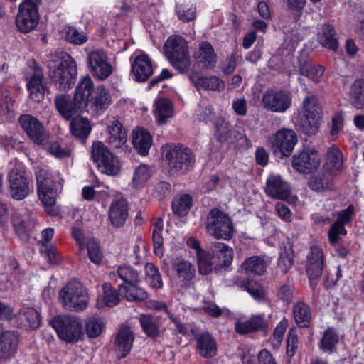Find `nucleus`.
I'll use <instances>...</instances> for the list:
<instances>
[{
	"mask_svg": "<svg viewBox=\"0 0 364 364\" xmlns=\"http://www.w3.org/2000/svg\"><path fill=\"white\" fill-rule=\"evenodd\" d=\"M8 175L9 193L14 199L21 200L30 193V183L26 176L23 164L16 160L11 161Z\"/></svg>",
	"mask_w": 364,
	"mask_h": 364,
	"instance_id": "nucleus-12",
	"label": "nucleus"
},
{
	"mask_svg": "<svg viewBox=\"0 0 364 364\" xmlns=\"http://www.w3.org/2000/svg\"><path fill=\"white\" fill-rule=\"evenodd\" d=\"M350 100L352 105L357 109L364 107V80H356L350 86Z\"/></svg>",
	"mask_w": 364,
	"mask_h": 364,
	"instance_id": "nucleus-41",
	"label": "nucleus"
},
{
	"mask_svg": "<svg viewBox=\"0 0 364 364\" xmlns=\"http://www.w3.org/2000/svg\"><path fill=\"white\" fill-rule=\"evenodd\" d=\"M213 108L210 105H200L196 112V117L199 121H206L210 118Z\"/></svg>",
	"mask_w": 364,
	"mask_h": 364,
	"instance_id": "nucleus-64",
	"label": "nucleus"
},
{
	"mask_svg": "<svg viewBox=\"0 0 364 364\" xmlns=\"http://www.w3.org/2000/svg\"><path fill=\"white\" fill-rule=\"evenodd\" d=\"M267 266V264L263 258L258 256H253L246 259L243 262L242 268L246 272L261 275L265 272Z\"/></svg>",
	"mask_w": 364,
	"mask_h": 364,
	"instance_id": "nucleus-45",
	"label": "nucleus"
},
{
	"mask_svg": "<svg viewBox=\"0 0 364 364\" xmlns=\"http://www.w3.org/2000/svg\"><path fill=\"white\" fill-rule=\"evenodd\" d=\"M92 158L98 170L108 176H117L121 170V163L101 141H95L92 146Z\"/></svg>",
	"mask_w": 364,
	"mask_h": 364,
	"instance_id": "nucleus-11",
	"label": "nucleus"
},
{
	"mask_svg": "<svg viewBox=\"0 0 364 364\" xmlns=\"http://www.w3.org/2000/svg\"><path fill=\"white\" fill-rule=\"evenodd\" d=\"M146 282L154 289H160L163 287L161 274L156 266L152 263H147L145 267Z\"/></svg>",
	"mask_w": 364,
	"mask_h": 364,
	"instance_id": "nucleus-52",
	"label": "nucleus"
},
{
	"mask_svg": "<svg viewBox=\"0 0 364 364\" xmlns=\"http://www.w3.org/2000/svg\"><path fill=\"white\" fill-rule=\"evenodd\" d=\"M190 80L197 90L204 89L213 91H222L225 89V82L216 76L199 77L190 76Z\"/></svg>",
	"mask_w": 364,
	"mask_h": 364,
	"instance_id": "nucleus-34",
	"label": "nucleus"
},
{
	"mask_svg": "<svg viewBox=\"0 0 364 364\" xmlns=\"http://www.w3.org/2000/svg\"><path fill=\"white\" fill-rule=\"evenodd\" d=\"M14 104V100L10 97L9 90L0 86V114L12 111Z\"/></svg>",
	"mask_w": 364,
	"mask_h": 364,
	"instance_id": "nucleus-55",
	"label": "nucleus"
},
{
	"mask_svg": "<svg viewBox=\"0 0 364 364\" xmlns=\"http://www.w3.org/2000/svg\"><path fill=\"white\" fill-rule=\"evenodd\" d=\"M26 77L31 98L35 102H40L44 96L43 73L36 61H28L26 70Z\"/></svg>",
	"mask_w": 364,
	"mask_h": 364,
	"instance_id": "nucleus-17",
	"label": "nucleus"
},
{
	"mask_svg": "<svg viewBox=\"0 0 364 364\" xmlns=\"http://www.w3.org/2000/svg\"><path fill=\"white\" fill-rule=\"evenodd\" d=\"M80 83L86 84L88 87V94L85 97V111L92 114H99L105 111L111 103V96L107 89L104 86L94 88V82L88 75L80 78Z\"/></svg>",
	"mask_w": 364,
	"mask_h": 364,
	"instance_id": "nucleus-9",
	"label": "nucleus"
},
{
	"mask_svg": "<svg viewBox=\"0 0 364 364\" xmlns=\"http://www.w3.org/2000/svg\"><path fill=\"white\" fill-rule=\"evenodd\" d=\"M59 298L63 306L70 311L85 310L89 304V296L85 287L80 282L72 281L61 289Z\"/></svg>",
	"mask_w": 364,
	"mask_h": 364,
	"instance_id": "nucleus-7",
	"label": "nucleus"
},
{
	"mask_svg": "<svg viewBox=\"0 0 364 364\" xmlns=\"http://www.w3.org/2000/svg\"><path fill=\"white\" fill-rule=\"evenodd\" d=\"M291 105V95L288 92L282 90H267L264 93L262 99V107L273 112H285Z\"/></svg>",
	"mask_w": 364,
	"mask_h": 364,
	"instance_id": "nucleus-15",
	"label": "nucleus"
},
{
	"mask_svg": "<svg viewBox=\"0 0 364 364\" xmlns=\"http://www.w3.org/2000/svg\"><path fill=\"white\" fill-rule=\"evenodd\" d=\"M132 61V73L137 82H145L153 74L152 63L145 53H135L130 58Z\"/></svg>",
	"mask_w": 364,
	"mask_h": 364,
	"instance_id": "nucleus-21",
	"label": "nucleus"
},
{
	"mask_svg": "<svg viewBox=\"0 0 364 364\" xmlns=\"http://www.w3.org/2000/svg\"><path fill=\"white\" fill-rule=\"evenodd\" d=\"M153 113L158 124L163 125L173 117L174 109L171 102L166 98H159L154 103Z\"/></svg>",
	"mask_w": 364,
	"mask_h": 364,
	"instance_id": "nucleus-28",
	"label": "nucleus"
},
{
	"mask_svg": "<svg viewBox=\"0 0 364 364\" xmlns=\"http://www.w3.org/2000/svg\"><path fill=\"white\" fill-rule=\"evenodd\" d=\"M12 223L19 237L24 239L27 237L28 232L33 228L35 221L28 212H16L12 217Z\"/></svg>",
	"mask_w": 364,
	"mask_h": 364,
	"instance_id": "nucleus-29",
	"label": "nucleus"
},
{
	"mask_svg": "<svg viewBox=\"0 0 364 364\" xmlns=\"http://www.w3.org/2000/svg\"><path fill=\"white\" fill-rule=\"evenodd\" d=\"M87 62L90 73L100 80L108 78L113 72L107 53L102 49H94L88 52Z\"/></svg>",
	"mask_w": 364,
	"mask_h": 364,
	"instance_id": "nucleus-14",
	"label": "nucleus"
},
{
	"mask_svg": "<svg viewBox=\"0 0 364 364\" xmlns=\"http://www.w3.org/2000/svg\"><path fill=\"white\" fill-rule=\"evenodd\" d=\"M267 328V321L264 314H256L246 320H238L235 322V329L239 334H247Z\"/></svg>",
	"mask_w": 364,
	"mask_h": 364,
	"instance_id": "nucleus-25",
	"label": "nucleus"
},
{
	"mask_svg": "<svg viewBox=\"0 0 364 364\" xmlns=\"http://www.w3.org/2000/svg\"><path fill=\"white\" fill-rule=\"evenodd\" d=\"M21 325L26 328H36L40 325L41 316L33 308H23L18 314Z\"/></svg>",
	"mask_w": 364,
	"mask_h": 364,
	"instance_id": "nucleus-37",
	"label": "nucleus"
},
{
	"mask_svg": "<svg viewBox=\"0 0 364 364\" xmlns=\"http://www.w3.org/2000/svg\"><path fill=\"white\" fill-rule=\"evenodd\" d=\"M151 177V170L146 164H140L135 168L132 179V185L135 188H141Z\"/></svg>",
	"mask_w": 364,
	"mask_h": 364,
	"instance_id": "nucleus-46",
	"label": "nucleus"
},
{
	"mask_svg": "<svg viewBox=\"0 0 364 364\" xmlns=\"http://www.w3.org/2000/svg\"><path fill=\"white\" fill-rule=\"evenodd\" d=\"M165 54L171 65L181 73H186L191 67V58L186 41L180 36L168 37L164 44Z\"/></svg>",
	"mask_w": 364,
	"mask_h": 364,
	"instance_id": "nucleus-3",
	"label": "nucleus"
},
{
	"mask_svg": "<svg viewBox=\"0 0 364 364\" xmlns=\"http://www.w3.org/2000/svg\"><path fill=\"white\" fill-rule=\"evenodd\" d=\"M309 188L315 191L330 189L333 186V177L330 171H324L311 176L309 181Z\"/></svg>",
	"mask_w": 364,
	"mask_h": 364,
	"instance_id": "nucleus-36",
	"label": "nucleus"
},
{
	"mask_svg": "<svg viewBox=\"0 0 364 364\" xmlns=\"http://www.w3.org/2000/svg\"><path fill=\"white\" fill-rule=\"evenodd\" d=\"M178 18L183 21H190L196 18V6L191 3H185L176 5V7Z\"/></svg>",
	"mask_w": 364,
	"mask_h": 364,
	"instance_id": "nucleus-54",
	"label": "nucleus"
},
{
	"mask_svg": "<svg viewBox=\"0 0 364 364\" xmlns=\"http://www.w3.org/2000/svg\"><path fill=\"white\" fill-rule=\"evenodd\" d=\"M49 76L59 90H65L74 84L77 75L75 60L65 53L51 54L47 60Z\"/></svg>",
	"mask_w": 364,
	"mask_h": 364,
	"instance_id": "nucleus-1",
	"label": "nucleus"
},
{
	"mask_svg": "<svg viewBox=\"0 0 364 364\" xmlns=\"http://www.w3.org/2000/svg\"><path fill=\"white\" fill-rule=\"evenodd\" d=\"M108 142L113 148H121L127 143V132L118 120H114L107 127Z\"/></svg>",
	"mask_w": 364,
	"mask_h": 364,
	"instance_id": "nucleus-33",
	"label": "nucleus"
},
{
	"mask_svg": "<svg viewBox=\"0 0 364 364\" xmlns=\"http://www.w3.org/2000/svg\"><path fill=\"white\" fill-rule=\"evenodd\" d=\"M70 129L76 137L84 139L90 133L91 126L87 118L77 117L70 122Z\"/></svg>",
	"mask_w": 364,
	"mask_h": 364,
	"instance_id": "nucleus-43",
	"label": "nucleus"
},
{
	"mask_svg": "<svg viewBox=\"0 0 364 364\" xmlns=\"http://www.w3.org/2000/svg\"><path fill=\"white\" fill-rule=\"evenodd\" d=\"M321 164L318 153L306 147L299 151L292 158V166L298 172L309 174L317 170Z\"/></svg>",
	"mask_w": 364,
	"mask_h": 364,
	"instance_id": "nucleus-16",
	"label": "nucleus"
},
{
	"mask_svg": "<svg viewBox=\"0 0 364 364\" xmlns=\"http://www.w3.org/2000/svg\"><path fill=\"white\" fill-rule=\"evenodd\" d=\"M103 301L107 306H114L117 305L119 301V294L116 289H113L110 284H103Z\"/></svg>",
	"mask_w": 364,
	"mask_h": 364,
	"instance_id": "nucleus-57",
	"label": "nucleus"
},
{
	"mask_svg": "<svg viewBox=\"0 0 364 364\" xmlns=\"http://www.w3.org/2000/svg\"><path fill=\"white\" fill-rule=\"evenodd\" d=\"M64 33L67 41L75 45H82L87 41V36L82 32L78 31L73 27L65 28Z\"/></svg>",
	"mask_w": 364,
	"mask_h": 364,
	"instance_id": "nucleus-56",
	"label": "nucleus"
},
{
	"mask_svg": "<svg viewBox=\"0 0 364 364\" xmlns=\"http://www.w3.org/2000/svg\"><path fill=\"white\" fill-rule=\"evenodd\" d=\"M19 123L35 144L43 145L48 142V134L38 119L30 114H23L20 117Z\"/></svg>",
	"mask_w": 364,
	"mask_h": 364,
	"instance_id": "nucleus-19",
	"label": "nucleus"
},
{
	"mask_svg": "<svg viewBox=\"0 0 364 364\" xmlns=\"http://www.w3.org/2000/svg\"><path fill=\"white\" fill-rule=\"evenodd\" d=\"M299 71L301 75L318 83L321 81L325 68L321 65L305 63L300 67Z\"/></svg>",
	"mask_w": 364,
	"mask_h": 364,
	"instance_id": "nucleus-48",
	"label": "nucleus"
},
{
	"mask_svg": "<svg viewBox=\"0 0 364 364\" xmlns=\"http://www.w3.org/2000/svg\"><path fill=\"white\" fill-rule=\"evenodd\" d=\"M354 213V207L350 205L347 208L336 213L337 219L328 230V238L331 244L335 245L339 240V235L347 233L345 225L350 223Z\"/></svg>",
	"mask_w": 364,
	"mask_h": 364,
	"instance_id": "nucleus-23",
	"label": "nucleus"
},
{
	"mask_svg": "<svg viewBox=\"0 0 364 364\" xmlns=\"http://www.w3.org/2000/svg\"><path fill=\"white\" fill-rule=\"evenodd\" d=\"M128 217V204L125 199L112 201L109 208V220L113 227L122 226Z\"/></svg>",
	"mask_w": 364,
	"mask_h": 364,
	"instance_id": "nucleus-26",
	"label": "nucleus"
},
{
	"mask_svg": "<svg viewBox=\"0 0 364 364\" xmlns=\"http://www.w3.org/2000/svg\"><path fill=\"white\" fill-rule=\"evenodd\" d=\"M178 282L181 285H187L194 277L195 269L188 261L181 260L176 264Z\"/></svg>",
	"mask_w": 364,
	"mask_h": 364,
	"instance_id": "nucleus-40",
	"label": "nucleus"
},
{
	"mask_svg": "<svg viewBox=\"0 0 364 364\" xmlns=\"http://www.w3.org/2000/svg\"><path fill=\"white\" fill-rule=\"evenodd\" d=\"M119 289L126 299L130 301H142L148 297L147 292L144 289L136 286V284H121L119 286Z\"/></svg>",
	"mask_w": 364,
	"mask_h": 364,
	"instance_id": "nucleus-39",
	"label": "nucleus"
},
{
	"mask_svg": "<svg viewBox=\"0 0 364 364\" xmlns=\"http://www.w3.org/2000/svg\"><path fill=\"white\" fill-rule=\"evenodd\" d=\"M18 343V335L15 331H4L0 338V360H8L14 355Z\"/></svg>",
	"mask_w": 364,
	"mask_h": 364,
	"instance_id": "nucleus-27",
	"label": "nucleus"
},
{
	"mask_svg": "<svg viewBox=\"0 0 364 364\" xmlns=\"http://www.w3.org/2000/svg\"><path fill=\"white\" fill-rule=\"evenodd\" d=\"M325 166L328 170H341L343 167V154L336 146L328 149Z\"/></svg>",
	"mask_w": 364,
	"mask_h": 364,
	"instance_id": "nucleus-44",
	"label": "nucleus"
},
{
	"mask_svg": "<svg viewBox=\"0 0 364 364\" xmlns=\"http://www.w3.org/2000/svg\"><path fill=\"white\" fill-rule=\"evenodd\" d=\"M134 336L129 327L124 326L116 335V349L120 353V358H124L131 350Z\"/></svg>",
	"mask_w": 364,
	"mask_h": 364,
	"instance_id": "nucleus-32",
	"label": "nucleus"
},
{
	"mask_svg": "<svg viewBox=\"0 0 364 364\" xmlns=\"http://www.w3.org/2000/svg\"><path fill=\"white\" fill-rule=\"evenodd\" d=\"M331 129L330 134L333 139H336L342 131L344 125V114L342 112H336L331 119Z\"/></svg>",
	"mask_w": 364,
	"mask_h": 364,
	"instance_id": "nucleus-61",
	"label": "nucleus"
},
{
	"mask_svg": "<svg viewBox=\"0 0 364 364\" xmlns=\"http://www.w3.org/2000/svg\"><path fill=\"white\" fill-rule=\"evenodd\" d=\"M291 189L287 181L279 175L272 174L267 179L266 193L268 196L281 200H287Z\"/></svg>",
	"mask_w": 364,
	"mask_h": 364,
	"instance_id": "nucleus-24",
	"label": "nucleus"
},
{
	"mask_svg": "<svg viewBox=\"0 0 364 364\" xmlns=\"http://www.w3.org/2000/svg\"><path fill=\"white\" fill-rule=\"evenodd\" d=\"M324 264L323 250L318 245H313L306 255V273L311 280L321 276Z\"/></svg>",
	"mask_w": 364,
	"mask_h": 364,
	"instance_id": "nucleus-22",
	"label": "nucleus"
},
{
	"mask_svg": "<svg viewBox=\"0 0 364 364\" xmlns=\"http://www.w3.org/2000/svg\"><path fill=\"white\" fill-rule=\"evenodd\" d=\"M50 323L59 338L67 343H76L84 336L82 323L76 316H58Z\"/></svg>",
	"mask_w": 364,
	"mask_h": 364,
	"instance_id": "nucleus-10",
	"label": "nucleus"
},
{
	"mask_svg": "<svg viewBox=\"0 0 364 364\" xmlns=\"http://www.w3.org/2000/svg\"><path fill=\"white\" fill-rule=\"evenodd\" d=\"M211 253L207 252L205 260L210 269L208 274L210 273L214 267H225L230 264L233 259V250L223 242H215L211 245Z\"/></svg>",
	"mask_w": 364,
	"mask_h": 364,
	"instance_id": "nucleus-18",
	"label": "nucleus"
},
{
	"mask_svg": "<svg viewBox=\"0 0 364 364\" xmlns=\"http://www.w3.org/2000/svg\"><path fill=\"white\" fill-rule=\"evenodd\" d=\"M117 273L119 278L128 284H136L139 282V272L132 267L127 264L118 267Z\"/></svg>",
	"mask_w": 364,
	"mask_h": 364,
	"instance_id": "nucleus-53",
	"label": "nucleus"
},
{
	"mask_svg": "<svg viewBox=\"0 0 364 364\" xmlns=\"http://www.w3.org/2000/svg\"><path fill=\"white\" fill-rule=\"evenodd\" d=\"M163 154L172 174H183L194 164L191 150L177 144H166L162 147Z\"/></svg>",
	"mask_w": 364,
	"mask_h": 364,
	"instance_id": "nucleus-5",
	"label": "nucleus"
},
{
	"mask_svg": "<svg viewBox=\"0 0 364 364\" xmlns=\"http://www.w3.org/2000/svg\"><path fill=\"white\" fill-rule=\"evenodd\" d=\"M161 232H156V230H153L152 232L154 251V254L158 257H162L164 254V239Z\"/></svg>",
	"mask_w": 364,
	"mask_h": 364,
	"instance_id": "nucleus-63",
	"label": "nucleus"
},
{
	"mask_svg": "<svg viewBox=\"0 0 364 364\" xmlns=\"http://www.w3.org/2000/svg\"><path fill=\"white\" fill-rule=\"evenodd\" d=\"M196 348L199 354L205 358H213L217 354V343L209 333H203L196 337Z\"/></svg>",
	"mask_w": 364,
	"mask_h": 364,
	"instance_id": "nucleus-31",
	"label": "nucleus"
},
{
	"mask_svg": "<svg viewBox=\"0 0 364 364\" xmlns=\"http://www.w3.org/2000/svg\"><path fill=\"white\" fill-rule=\"evenodd\" d=\"M293 315L296 323L301 327H307L311 318V313L308 305L303 302L296 303L293 308Z\"/></svg>",
	"mask_w": 364,
	"mask_h": 364,
	"instance_id": "nucleus-42",
	"label": "nucleus"
},
{
	"mask_svg": "<svg viewBox=\"0 0 364 364\" xmlns=\"http://www.w3.org/2000/svg\"><path fill=\"white\" fill-rule=\"evenodd\" d=\"M215 134L220 141H226L230 136L229 124L225 120L218 121L216 124Z\"/></svg>",
	"mask_w": 364,
	"mask_h": 364,
	"instance_id": "nucleus-62",
	"label": "nucleus"
},
{
	"mask_svg": "<svg viewBox=\"0 0 364 364\" xmlns=\"http://www.w3.org/2000/svg\"><path fill=\"white\" fill-rule=\"evenodd\" d=\"M105 327V323L100 317L92 316L85 320V331L90 338L98 337Z\"/></svg>",
	"mask_w": 364,
	"mask_h": 364,
	"instance_id": "nucleus-50",
	"label": "nucleus"
},
{
	"mask_svg": "<svg viewBox=\"0 0 364 364\" xmlns=\"http://www.w3.org/2000/svg\"><path fill=\"white\" fill-rule=\"evenodd\" d=\"M205 228L208 233L215 239L230 240L235 232L230 217L218 208H213L208 214Z\"/></svg>",
	"mask_w": 364,
	"mask_h": 364,
	"instance_id": "nucleus-8",
	"label": "nucleus"
},
{
	"mask_svg": "<svg viewBox=\"0 0 364 364\" xmlns=\"http://www.w3.org/2000/svg\"><path fill=\"white\" fill-rule=\"evenodd\" d=\"M132 143L138 152L145 156L152 144V137L149 132L143 128H138L133 132Z\"/></svg>",
	"mask_w": 364,
	"mask_h": 364,
	"instance_id": "nucleus-35",
	"label": "nucleus"
},
{
	"mask_svg": "<svg viewBox=\"0 0 364 364\" xmlns=\"http://www.w3.org/2000/svg\"><path fill=\"white\" fill-rule=\"evenodd\" d=\"M139 322L144 333L150 337H156L159 332V319L151 315H141Z\"/></svg>",
	"mask_w": 364,
	"mask_h": 364,
	"instance_id": "nucleus-49",
	"label": "nucleus"
},
{
	"mask_svg": "<svg viewBox=\"0 0 364 364\" xmlns=\"http://www.w3.org/2000/svg\"><path fill=\"white\" fill-rule=\"evenodd\" d=\"M338 341V337L332 331H326L320 343V348L323 351H331Z\"/></svg>",
	"mask_w": 364,
	"mask_h": 364,
	"instance_id": "nucleus-59",
	"label": "nucleus"
},
{
	"mask_svg": "<svg viewBox=\"0 0 364 364\" xmlns=\"http://www.w3.org/2000/svg\"><path fill=\"white\" fill-rule=\"evenodd\" d=\"M318 40L323 47L333 50L337 49L338 42L336 33L331 25L326 24L321 26Z\"/></svg>",
	"mask_w": 364,
	"mask_h": 364,
	"instance_id": "nucleus-38",
	"label": "nucleus"
},
{
	"mask_svg": "<svg viewBox=\"0 0 364 364\" xmlns=\"http://www.w3.org/2000/svg\"><path fill=\"white\" fill-rule=\"evenodd\" d=\"M88 87L79 80L74 93L73 100L69 95L61 94L56 96L55 105L60 115L66 120L70 119L78 112L85 111V97L88 94Z\"/></svg>",
	"mask_w": 364,
	"mask_h": 364,
	"instance_id": "nucleus-6",
	"label": "nucleus"
},
{
	"mask_svg": "<svg viewBox=\"0 0 364 364\" xmlns=\"http://www.w3.org/2000/svg\"><path fill=\"white\" fill-rule=\"evenodd\" d=\"M187 245L195 250L198 257V269L201 274H208L210 266L208 264L205 257L207 252L200 247L198 242L193 237H190L187 240Z\"/></svg>",
	"mask_w": 364,
	"mask_h": 364,
	"instance_id": "nucleus-47",
	"label": "nucleus"
},
{
	"mask_svg": "<svg viewBox=\"0 0 364 364\" xmlns=\"http://www.w3.org/2000/svg\"><path fill=\"white\" fill-rule=\"evenodd\" d=\"M38 198L46 211L50 215L58 214L55 207L56 193L62 187V178L57 173H51L45 168L37 167L36 170Z\"/></svg>",
	"mask_w": 364,
	"mask_h": 364,
	"instance_id": "nucleus-2",
	"label": "nucleus"
},
{
	"mask_svg": "<svg viewBox=\"0 0 364 364\" xmlns=\"http://www.w3.org/2000/svg\"><path fill=\"white\" fill-rule=\"evenodd\" d=\"M192 205L191 197L188 194L177 196L173 200L172 208L173 212L179 216L186 215Z\"/></svg>",
	"mask_w": 364,
	"mask_h": 364,
	"instance_id": "nucleus-51",
	"label": "nucleus"
},
{
	"mask_svg": "<svg viewBox=\"0 0 364 364\" xmlns=\"http://www.w3.org/2000/svg\"><path fill=\"white\" fill-rule=\"evenodd\" d=\"M321 114V109L317 98L314 95H309L302 102L296 126L304 134L314 135L319 129Z\"/></svg>",
	"mask_w": 364,
	"mask_h": 364,
	"instance_id": "nucleus-4",
	"label": "nucleus"
},
{
	"mask_svg": "<svg viewBox=\"0 0 364 364\" xmlns=\"http://www.w3.org/2000/svg\"><path fill=\"white\" fill-rule=\"evenodd\" d=\"M87 254L90 259L95 264H100L102 259V254L99 245L94 240H89L87 243Z\"/></svg>",
	"mask_w": 364,
	"mask_h": 364,
	"instance_id": "nucleus-60",
	"label": "nucleus"
},
{
	"mask_svg": "<svg viewBox=\"0 0 364 364\" xmlns=\"http://www.w3.org/2000/svg\"><path fill=\"white\" fill-rule=\"evenodd\" d=\"M287 327V320L283 318L280 321V322L277 324L276 328H274V333L270 338V343L274 348H277L280 346L284 334L286 331Z\"/></svg>",
	"mask_w": 364,
	"mask_h": 364,
	"instance_id": "nucleus-58",
	"label": "nucleus"
},
{
	"mask_svg": "<svg viewBox=\"0 0 364 364\" xmlns=\"http://www.w3.org/2000/svg\"><path fill=\"white\" fill-rule=\"evenodd\" d=\"M194 58L198 64L206 68L215 67L217 62L214 49L208 42L200 44L198 49L194 53Z\"/></svg>",
	"mask_w": 364,
	"mask_h": 364,
	"instance_id": "nucleus-30",
	"label": "nucleus"
},
{
	"mask_svg": "<svg viewBox=\"0 0 364 364\" xmlns=\"http://www.w3.org/2000/svg\"><path fill=\"white\" fill-rule=\"evenodd\" d=\"M38 6L19 5L16 23L21 33H26L33 30L38 25Z\"/></svg>",
	"mask_w": 364,
	"mask_h": 364,
	"instance_id": "nucleus-20",
	"label": "nucleus"
},
{
	"mask_svg": "<svg viewBox=\"0 0 364 364\" xmlns=\"http://www.w3.org/2000/svg\"><path fill=\"white\" fill-rule=\"evenodd\" d=\"M297 142L296 132L287 128L278 130L269 139V146L274 154L281 159L289 156Z\"/></svg>",
	"mask_w": 364,
	"mask_h": 364,
	"instance_id": "nucleus-13",
	"label": "nucleus"
}]
</instances>
